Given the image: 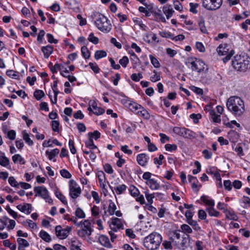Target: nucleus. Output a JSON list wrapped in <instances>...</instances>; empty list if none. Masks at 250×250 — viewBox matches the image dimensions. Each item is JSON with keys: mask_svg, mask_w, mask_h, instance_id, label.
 Returning <instances> with one entry per match:
<instances>
[{"mask_svg": "<svg viewBox=\"0 0 250 250\" xmlns=\"http://www.w3.org/2000/svg\"><path fill=\"white\" fill-rule=\"evenodd\" d=\"M189 236L188 234H184L182 237V240L180 242V241H175L176 245H180L183 249H185L189 246Z\"/></svg>", "mask_w": 250, "mask_h": 250, "instance_id": "obj_14", "label": "nucleus"}, {"mask_svg": "<svg viewBox=\"0 0 250 250\" xmlns=\"http://www.w3.org/2000/svg\"><path fill=\"white\" fill-rule=\"evenodd\" d=\"M116 208V206L113 202H111L109 203L107 211L110 215H113L114 214Z\"/></svg>", "mask_w": 250, "mask_h": 250, "instance_id": "obj_40", "label": "nucleus"}, {"mask_svg": "<svg viewBox=\"0 0 250 250\" xmlns=\"http://www.w3.org/2000/svg\"><path fill=\"white\" fill-rule=\"evenodd\" d=\"M198 215L199 218L201 220H205L207 217V213L203 209L198 210Z\"/></svg>", "mask_w": 250, "mask_h": 250, "instance_id": "obj_63", "label": "nucleus"}, {"mask_svg": "<svg viewBox=\"0 0 250 250\" xmlns=\"http://www.w3.org/2000/svg\"><path fill=\"white\" fill-rule=\"evenodd\" d=\"M121 149L125 153L128 155H131L132 154V151L128 149V146L127 145L122 146L121 147Z\"/></svg>", "mask_w": 250, "mask_h": 250, "instance_id": "obj_64", "label": "nucleus"}, {"mask_svg": "<svg viewBox=\"0 0 250 250\" xmlns=\"http://www.w3.org/2000/svg\"><path fill=\"white\" fill-rule=\"evenodd\" d=\"M146 183L152 190H157L160 187V185L157 183V181L153 179L147 181Z\"/></svg>", "mask_w": 250, "mask_h": 250, "instance_id": "obj_23", "label": "nucleus"}, {"mask_svg": "<svg viewBox=\"0 0 250 250\" xmlns=\"http://www.w3.org/2000/svg\"><path fill=\"white\" fill-rule=\"evenodd\" d=\"M69 146L70 151L73 154H74L77 152L76 149L74 146V142L73 140H69Z\"/></svg>", "mask_w": 250, "mask_h": 250, "instance_id": "obj_59", "label": "nucleus"}, {"mask_svg": "<svg viewBox=\"0 0 250 250\" xmlns=\"http://www.w3.org/2000/svg\"><path fill=\"white\" fill-rule=\"evenodd\" d=\"M36 196H41L44 199L46 202L52 204L53 200L50 197L48 191L46 188L43 187H36L34 188Z\"/></svg>", "mask_w": 250, "mask_h": 250, "instance_id": "obj_8", "label": "nucleus"}, {"mask_svg": "<svg viewBox=\"0 0 250 250\" xmlns=\"http://www.w3.org/2000/svg\"><path fill=\"white\" fill-rule=\"evenodd\" d=\"M34 96L37 100H40L45 96V94L42 90H36L34 93Z\"/></svg>", "mask_w": 250, "mask_h": 250, "instance_id": "obj_41", "label": "nucleus"}, {"mask_svg": "<svg viewBox=\"0 0 250 250\" xmlns=\"http://www.w3.org/2000/svg\"><path fill=\"white\" fill-rule=\"evenodd\" d=\"M162 241L161 235L156 232H153L145 238L144 245L148 250H156L159 248Z\"/></svg>", "mask_w": 250, "mask_h": 250, "instance_id": "obj_2", "label": "nucleus"}, {"mask_svg": "<svg viewBox=\"0 0 250 250\" xmlns=\"http://www.w3.org/2000/svg\"><path fill=\"white\" fill-rule=\"evenodd\" d=\"M181 229L185 233H191L192 232L191 228L187 224H183L181 225Z\"/></svg>", "mask_w": 250, "mask_h": 250, "instance_id": "obj_50", "label": "nucleus"}, {"mask_svg": "<svg viewBox=\"0 0 250 250\" xmlns=\"http://www.w3.org/2000/svg\"><path fill=\"white\" fill-rule=\"evenodd\" d=\"M109 226L111 229L113 231H117L118 229L123 228V227L121 220L118 218H113Z\"/></svg>", "mask_w": 250, "mask_h": 250, "instance_id": "obj_13", "label": "nucleus"}, {"mask_svg": "<svg viewBox=\"0 0 250 250\" xmlns=\"http://www.w3.org/2000/svg\"><path fill=\"white\" fill-rule=\"evenodd\" d=\"M229 139L233 142H237L239 137V134L234 131L229 132Z\"/></svg>", "mask_w": 250, "mask_h": 250, "instance_id": "obj_31", "label": "nucleus"}, {"mask_svg": "<svg viewBox=\"0 0 250 250\" xmlns=\"http://www.w3.org/2000/svg\"><path fill=\"white\" fill-rule=\"evenodd\" d=\"M189 63L191 64V68L192 71H196L198 73H206L208 71V65L201 60L195 59Z\"/></svg>", "mask_w": 250, "mask_h": 250, "instance_id": "obj_6", "label": "nucleus"}, {"mask_svg": "<svg viewBox=\"0 0 250 250\" xmlns=\"http://www.w3.org/2000/svg\"><path fill=\"white\" fill-rule=\"evenodd\" d=\"M75 214L76 217L80 219H83L85 217V214L83 210L80 208H77L75 211Z\"/></svg>", "mask_w": 250, "mask_h": 250, "instance_id": "obj_32", "label": "nucleus"}, {"mask_svg": "<svg viewBox=\"0 0 250 250\" xmlns=\"http://www.w3.org/2000/svg\"><path fill=\"white\" fill-rule=\"evenodd\" d=\"M149 58H150L151 63L155 68H159L160 67V64L156 58L154 57L151 55H149Z\"/></svg>", "mask_w": 250, "mask_h": 250, "instance_id": "obj_43", "label": "nucleus"}, {"mask_svg": "<svg viewBox=\"0 0 250 250\" xmlns=\"http://www.w3.org/2000/svg\"><path fill=\"white\" fill-rule=\"evenodd\" d=\"M3 245L9 247L11 250H15L16 249V245L10 243L8 240L3 241Z\"/></svg>", "mask_w": 250, "mask_h": 250, "instance_id": "obj_48", "label": "nucleus"}, {"mask_svg": "<svg viewBox=\"0 0 250 250\" xmlns=\"http://www.w3.org/2000/svg\"><path fill=\"white\" fill-rule=\"evenodd\" d=\"M149 157L145 153L138 154L137 156V161L138 164L142 166H145L147 163Z\"/></svg>", "mask_w": 250, "mask_h": 250, "instance_id": "obj_17", "label": "nucleus"}, {"mask_svg": "<svg viewBox=\"0 0 250 250\" xmlns=\"http://www.w3.org/2000/svg\"><path fill=\"white\" fill-rule=\"evenodd\" d=\"M17 208L21 212L29 214L32 211V206L30 204L25 203L23 205H19Z\"/></svg>", "mask_w": 250, "mask_h": 250, "instance_id": "obj_16", "label": "nucleus"}, {"mask_svg": "<svg viewBox=\"0 0 250 250\" xmlns=\"http://www.w3.org/2000/svg\"><path fill=\"white\" fill-rule=\"evenodd\" d=\"M154 75L150 77V80L152 82H156L157 81H158L160 80V75L158 74L157 73V72L156 70L153 71Z\"/></svg>", "mask_w": 250, "mask_h": 250, "instance_id": "obj_57", "label": "nucleus"}, {"mask_svg": "<svg viewBox=\"0 0 250 250\" xmlns=\"http://www.w3.org/2000/svg\"><path fill=\"white\" fill-rule=\"evenodd\" d=\"M227 44H221L217 48V52L219 55H226L228 53V48Z\"/></svg>", "mask_w": 250, "mask_h": 250, "instance_id": "obj_21", "label": "nucleus"}, {"mask_svg": "<svg viewBox=\"0 0 250 250\" xmlns=\"http://www.w3.org/2000/svg\"><path fill=\"white\" fill-rule=\"evenodd\" d=\"M10 163L9 159L5 156H0V165L4 167H7Z\"/></svg>", "mask_w": 250, "mask_h": 250, "instance_id": "obj_33", "label": "nucleus"}, {"mask_svg": "<svg viewBox=\"0 0 250 250\" xmlns=\"http://www.w3.org/2000/svg\"><path fill=\"white\" fill-rule=\"evenodd\" d=\"M163 12L166 15L167 19H169L173 15L174 11L170 5H166L163 7Z\"/></svg>", "mask_w": 250, "mask_h": 250, "instance_id": "obj_20", "label": "nucleus"}, {"mask_svg": "<svg viewBox=\"0 0 250 250\" xmlns=\"http://www.w3.org/2000/svg\"><path fill=\"white\" fill-rule=\"evenodd\" d=\"M69 183V195L72 198L76 199L81 194V189L73 180H70Z\"/></svg>", "mask_w": 250, "mask_h": 250, "instance_id": "obj_10", "label": "nucleus"}, {"mask_svg": "<svg viewBox=\"0 0 250 250\" xmlns=\"http://www.w3.org/2000/svg\"><path fill=\"white\" fill-rule=\"evenodd\" d=\"M165 148L167 151H172L176 150L177 148V146L175 144H167L165 146Z\"/></svg>", "mask_w": 250, "mask_h": 250, "instance_id": "obj_49", "label": "nucleus"}, {"mask_svg": "<svg viewBox=\"0 0 250 250\" xmlns=\"http://www.w3.org/2000/svg\"><path fill=\"white\" fill-rule=\"evenodd\" d=\"M81 52L83 56L86 59L89 58L90 56V52L87 47L83 46L81 48Z\"/></svg>", "mask_w": 250, "mask_h": 250, "instance_id": "obj_39", "label": "nucleus"}, {"mask_svg": "<svg viewBox=\"0 0 250 250\" xmlns=\"http://www.w3.org/2000/svg\"><path fill=\"white\" fill-rule=\"evenodd\" d=\"M152 14H153L155 16V20L156 21H161L163 22H166V20L164 16L163 15L162 12L161 10L157 7H155L154 9V10L152 11Z\"/></svg>", "mask_w": 250, "mask_h": 250, "instance_id": "obj_15", "label": "nucleus"}, {"mask_svg": "<svg viewBox=\"0 0 250 250\" xmlns=\"http://www.w3.org/2000/svg\"><path fill=\"white\" fill-rule=\"evenodd\" d=\"M39 236L46 242H49L51 241L50 235L44 230H42L40 232Z\"/></svg>", "mask_w": 250, "mask_h": 250, "instance_id": "obj_29", "label": "nucleus"}, {"mask_svg": "<svg viewBox=\"0 0 250 250\" xmlns=\"http://www.w3.org/2000/svg\"><path fill=\"white\" fill-rule=\"evenodd\" d=\"M83 228L78 231V234L81 237H85L90 236L93 231L91 228V222L89 220H84L83 221Z\"/></svg>", "mask_w": 250, "mask_h": 250, "instance_id": "obj_7", "label": "nucleus"}, {"mask_svg": "<svg viewBox=\"0 0 250 250\" xmlns=\"http://www.w3.org/2000/svg\"><path fill=\"white\" fill-rule=\"evenodd\" d=\"M126 189V186L124 185H120L114 188V190L117 194H122Z\"/></svg>", "mask_w": 250, "mask_h": 250, "instance_id": "obj_35", "label": "nucleus"}, {"mask_svg": "<svg viewBox=\"0 0 250 250\" xmlns=\"http://www.w3.org/2000/svg\"><path fill=\"white\" fill-rule=\"evenodd\" d=\"M106 55V52L105 51L98 50L95 52L94 57L96 60H99L102 58L105 57Z\"/></svg>", "mask_w": 250, "mask_h": 250, "instance_id": "obj_38", "label": "nucleus"}, {"mask_svg": "<svg viewBox=\"0 0 250 250\" xmlns=\"http://www.w3.org/2000/svg\"><path fill=\"white\" fill-rule=\"evenodd\" d=\"M6 210L8 213L11 215L14 219H17L18 217V215L16 212L10 208L9 206L6 207Z\"/></svg>", "mask_w": 250, "mask_h": 250, "instance_id": "obj_58", "label": "nucleus"}, {"mask_svg": "<svg viewBox=\"0 0 250 250\" xmlns=\"http://www.w3.org/2000/svg\"><path fill=\"white\" fill-rule=\"evenodd\" d=\"M227 107L228 109L235 116H241L245 111L243 100L237 96H232L228 99Z\"/></svg>", "mask_w": 250, "mask_h": 250, "instance_id": "obj_1", "label": "nucleus"}, {"mask_svg": "<svg viewBox=\"0 0 250 250\" xmlns=\"http://www.w3.org/2000/svg\"><path fill=\"white\" fill-rule=\"evenodd\" d=\"M56 196L64 205L67 204L65 196L59 190L55 191Z\"/></svg>", "mask_w": 250, "mask_h": 250, "instance_id": "obj_34", "label": "nucleus"}, {"mask_svg": "<svg viewBox=\"0 0 250 250\" xmlns=\"http://www.w3.org/2000/svg\"><path fill=\"white\" fill-rule=\"evenodd\" d=\"M88 40L89 41H90V42H92V43H93L95 44H97L99 42L98 38L95 37L94 36L93 33H90V35H89Z\"/></svg>", "mask_w": 250, "mask_h": 250, "instance_id": "obj_55", "label": "nucleus"}, {"mask_svg": "<svg viewBox=\"0 0 250 250\" xmlns=\"http://www.w3.org/2000/svg\"><path fill=\"white\" fill-rule=\"evenodd\" d=\"M9 184L13 187L18 188L19 186V183H18L15 178L13 176H11L8 179Z\"/></svg>", "mask_w": 250, "mask_h": 250, "instance_id": "obj_45", "label": "nucleus"}, {"mask_svg": "<svg viewBox=\"0 0 250 250\" xmlns=\"http://www.w3.org/2000/svg\"><path fill=\"white\" fill-rule=\"evenodd\" d=\"M60 150L58 148H55L51 151L46 150L45 154L48 156V159L51 160L59 153Z\"/></svg>", "mask_w": 250, "mask_h": 250, "instance_id": "obj_26", "label": "nucleus"}, {"mask_svg": "<svg viewBox=\"0 0 250 250\" xmlns=\"http://www.w3.org/2000/svg\"><path fill=\"white\" fill-rule=\"evenodd\" d=\"M207 210L208 212L209 215L210 216L217 217L219 216L220 214V212L215 210L213 207L208 208Z\"/></svg>", "mask_w": 250, "mask_h": 250, "instance_id": "obj_37", "label": "nucleus"}, {"mask_svg": "<svg viewBox=\"0 0 250 250\" xmlns=\"http://www.w3.org/2000/svg\"><path fill=\"white\" fill-rule=\"evenodd\" d=\"M226 213V217L229 220H237L238 217L236 214L234 212H231L227 210V211L225 212Z\"/></svg>", "mask_w": 250, "mask_h": 250, "instance_id": "obj_36", "label": "nucleus"}, {"mask_svg": "<svg viewBox=\"0 0 250 250\" xmlns=\"http://www.w3.org/2000/svg\"><path fill=\"white\" fill-rule=\"evenodd\" d=\"M187 222L189 225L194 227V229L196 230H198L200 229V228L198 226L197 222L196 221L192 220V218L187 220Z\"/></svg>", "mask_w": 250, "mask_h": 250, "instance_id": "obj_54", "label": "nucleus"}, {"mask_svg": "<svg viewBox=\"0 0 250 250\" xmlns=\"http://www.w3.org/2000/svg\"><path fill=\"white\" fill-rule=\"evenodd\" d=\"M198 3H190L189 6H190V12L194 13L196 14L197 13V10L196 9V8L198 6Z\"/></svg>", "mask_w": 250, "mask_h": 250, "instance_id": "obj_62", "label": "nucleus"}, {"mask_svg": "<svg viewBox=\"0 0 250 250\" xmlns=\"http://www.w3.org/2000/svg\"><path fill=\"white\" fill-rule=\"evenodd\" d=\"M129 62V60L126 56L123 57L119 61L120 64L124 67H126Z\"/></svg>", "mask_w": 250, "mask_h": 250, "instance_id": "obj_52", "label": "nucleus"}, {"mask_svg": "<svg viewBox=\"0 0 250 250\" xmlns=\"http://www.w3.org/2000/svg\"><path fill=\"white\" fill-rule=\"evenodd\" d=\"M85 146L91 149H96L97 148L94 144L93 139L91 138H89V139L85 142Z\"/></svg>", "mask_w": 250, "mask_h": 250, "instance_id": "obj_44", "label": "nucleus"}, {"mask_svg": "<svg viewBox=\"0 0 250 250\" xmlns=\"http://www.w3.org/2000/svg\"><path fill=\"white\" fill-rule=\"evenodd\" d=\"M60 172L61 176L63 178L69 179L71 177V173L65 169L61 170Z\"/></svg>", "mask_w": 250, "mask_h": 250, "instance_id": "obj_46", "label": "nucleus"}, {"mask_svg": "<svg viewBox=\"0 0 250 250\" xmlns=\"http://www.w3.org/2000/svg\"><path fill=\"white\" fill-rule=\"evenodd\" d=\"M94 23L98 29L104 33H108L111 29V24L107 18L104 15L97 13L94 15Z\"/></svg>", "mask_w": 250, "mask_h": 250, "instance_id": "obj_4", "label": "nucleus"}, {"mask_svg": "<svg viewBox=\"0 0 250 250\" xmlns=\"http://www.w3.org/2000/svg\"><path fill=\"white\" fill-rule=\"evenodd\" d=\"M6 75L11 78L17 79L19 77V76L18 75L17 72L13 70H7L6 71Z\"/></svg>", "mask_w": 250, "mask_h": 250, "instance_id": "obj_51", "label": "nucleus"}, {"mask_svg": "<svg viewBox=\"0 0 250 250\" xmlns=\"http://www.w3.org/2000/svg\"><path fill=\"white\" fill-rule=\"evenodd\" d=\"M140 109H141V110L138 112V114L145 119H149L150 116L148 111L142 106H140Z\"/></svg>", "mask_w": 250, "mask_h": 250, "instance_id": "obj_25", "label": "nucleus"}, {"mask_svg": "<svg viewBox=\"0 0 250 250\" xmlns=\"http://www.w3.org/2000/svg\"><path fill=\"white\" fill-rule=\"evenodd\" d=\"M89 105L88 110L93 111V113L96 115H102L105 111L104 109L97 106V104L95 101H90Z\"/></svg>", "mask_w": 250, "mask_h": 250, "instance_id": "obj_12", "label": "nucleus"}, {"mask_svg": "<svg viewBox=\"0 0 250 250\" xmlns=\"http://www.w3.org/2000/svg\"><path fill=\"white\" fill-rule=\"evenodd\" d=\"M129 192L131 195L134 197H137L139 193L138 189L134 186H131L129 187Z\"/></svg>", "mask_w": 250, "mask_h": 250, "instance_id": "obj_42", "label": "nucleus"}, {"mask_svg": "<svg viewBox=\"0 0 250 250\" xmlns=\"http://www.w3.org/2000/svg\"><path fill=\"white\" fill-rule=\"evenodd\" d=\"M17 242L19 245L18 250H25L24 248L29 246V243L25 239L18 238L17 239Z\"/></svg>", "mask_w": 250, "mask_h": 250, "instance_id": "obj_22", "label": "nucleus"}, {"mask_svg": "<svg viewBox=\"0 0 250 250\" xmlns=\"http://www.w3.org/2000/svg\"><path fill=\"white\" fill-rule=\"evenodd\" d=\"M59 122L58 121H53L52 122V130L54 132H58L59 131Z\"/></svg>", "mask_w": 250, "mask_h": 250, "instance_id": "obj_56", "label": "nucleus"}, {"mask_svg": "<svg viewBox=\"0 0 250 250\" xmlns=\"http://www.w3.org/2000/svg\"><path fill=\"white\" fill-rule=\"evenodd\" d=\"M209 113L213 122L218 123L221 122L220 115H217L214 110L210 109Z\"/></svg>", "mask_w": 250, "mask_h": 250, "instance_id": "obj_28", "label": "nucleus"}, {"mask_svg": "<svg viewBox=\"0 0 250 250\" xmlns=\"http://www.w3.org/2000/svg\"><path fill=\"white\" fill-rule=\"evenodd\" d=\"M201 200L208 206H211V207H213L214 206V200L210 198L208 196L203 195L201 197Z\"/></svg>", "mask_w": 250, "mask_h": 250, "instance_id": "obj_24", "label": "nucleus"}, {"mask_svg": "<svg viewBox=\"0 0 250 250\" xmlns=\"http://www.w3.org/2000/svg\"><path fill=\"white\" fill-rule=\"evenodd\" d=\"M202 153L206 159H210L212 155V153L208 149H204L202 151Z\"/></svg>", "mask_w": 250, "mask_h": 250, "instance_id": "obj_61", "label": "nucleus"}, {"mask_svg": "<svg viewBox=\"0 0 250 250\" xmlns=\"http://www.w3.org/2000/svg\"><path fill=\"white\" fill-rule=\"evenodd\" d=\"M12 159L15 164L19 163L21 165H24L25 163V160L20 154H15L12 157Z\"/></svg>", "mask_w": 250, "mask_h": 250, "instance_id": "obj_27", "label": "nucleus"}, {"mask_svg": "<svg viewBox=\"0 0 250 250\" xmlns=\"http://www.w3.org/2000/svg\"><path fill=\"white\" fill-rule=\"evenodd\" d=\"M99 213H100V208L99 207L96 206H94L92 208H91V214L92 216L95 217H98L99 215Z\"/></svg>", "mask_w": 250, "mask_h": 250, "instance_id": "obj_47", "label": "nucleus"}, {"mask_svg": "<svg viewBox=\"0 0 250 250\" xmlns=\"http://www.w3.org/2000/svg\"><path fill=\"white\" fill-rule=\"evenodd\" d=\"M208 173L213 175L216 179L220 182V186H222L221 178L220 173L218 171L213 169H210L209 171H208Z\"/></svg>", "mask_w": 250, "mask_h": 250, "instance_id": "obj_30", "label": "nucleus"}, {"mask_svg": "<svg viewBox=\"0 0 250 250\" xmlns=\"http://www.w3.org/2000/svg\"><path fill=\"white\" fill-rule=\"evenodd\" d=\"M173 131L176 134L185 139L191 140L197 137V134L195 132L185 127L175 126L173 127Z\"/></svg>", "mask_w": 250, "mask_h": 250, "instance_id": "obj_5", "label": "nucleus"}, {"mask_svg": "<svg viewBox=\"0 0 250 250\" xmlns=\"http://www.w3.org/2000/svg\"><path fill=\"white\" fill-rule=\"evenodd\" d=\"M232 65L237 71H246L250 68V58L248 56L236 55L232 61Z\"/></svg>", "mask_w": 250, "mask_h": 250, "instance_id": "obj_3", "label": "nucleus"}, {"mask_svg": "<svg viewBox=\"0 0 250 250\" xmlns=\"http://www.w3.org/2000/svg\"><path fill=\"white\" fill-rule=\"evenodd\" d=\"M62 68L63 67L60 64L56 63L53 66L50 68V69L53 73H55L57 72V70H59L62 72Z\"/></svg>", "mask_w": 250, "mask_h": 250, "instance_id": "obj_53", "label": "nucleus"}, {"mask_svg": "<svg viewBox=\"0 0 250 250\" xmlns=\"http://www.w3.org/2000/svg\"><path fill=\"white\" fill-rule=\"evenodd\" d=\"M203 6L207 10H215L220 7L222 0H203Z\"/></svg>", "mask_w": 250, "mask_h": 250, "instance_id": "obj_9", "label": "nucleus"}, {"mask_svg": "<svg viewBox=\"0 0 250 250\" xmlns=\"http://www.w3.org/2000/svg\"><path fill=\"white\" fill-rule=\"evenodd\" d=\"M71 230V228L67 227L65 229H62L61 226H57L55 228V233L57 237L61 239L66 238Z\"/></svg>", "mask_w": 250, "mask_h": 250, "instance_id": "obj_11", "label": "nucleus"}, {"mask_svg": "<svg viewBox=\"0 0 250 250\" xmlns=\"http://www.w3.org/2000/svg\"><path fill=\"white\" fill-rule=\"evenodd\" d=\"M42 51L43 53L44 58L47 59L52 53L53 48L52 46L48 45L46 46H42Z\"/></svg>", "mask_w": 250, "mask_h": 250, "instance_id": "obj_19", "label": "nucleus"}, {"mask_svg": "<svg viewBox=\"0 0 250 250\" xmlns=\"http://www.w3.org/2000/svg\"><path fill=\"white\" fill-rule=\"evenodd\" d=\"M99 242L100 244L107 248H112V246L110 243L108 238L104 235H102L99 237Z\"/></svg>", "mask_w": 250, "mask_h": 250, "instance_id": "obj_18", "label": "nucleus"}, {"mask_svg": "<svg viewBox=\"0 0 250 250\" xmlns=\"http://www.w3.org/2000/svg\"><path fill=\"white\" fill-rule=\"evenodd\" d=\"M88 135L90 138L93 137L96 140L100 137L101 134L97 130H95L93 133L89 132Z\"/></svg>", "mask_w": 250, "mask_h": 250, "instance_id": "obj_60", "label": "nucleus"}]
</instances>
